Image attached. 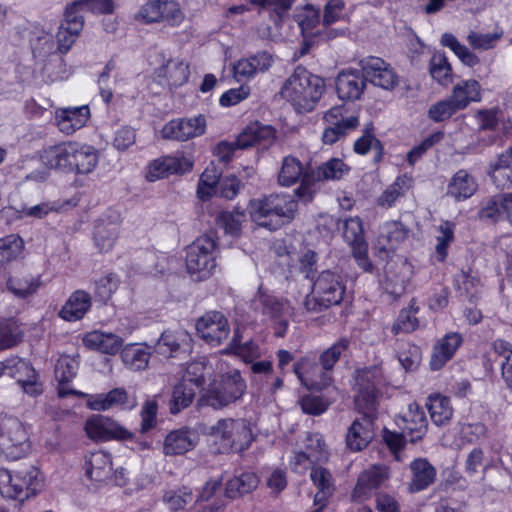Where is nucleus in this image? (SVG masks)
<instances>
[{
    "instance_id": "3",
    "label": "nucleus",
    "mask_w": 512,
    "mask_h": 512,
    "mask_svg": "<svg viewBox=\"0 0 512 512\" xmlns=\"http://www.w3.org/2000/svg\"><path fill=\"white\" fill-rule=\"evenodd\" d=\"M345 291L346 286L342 277L331 270H324L313 279L311 292L303 302L304 309L309 313H320L339 305Z\"/></svg>"
},
{
    "instance_id": "57",
    "label": "nucleus",
    "mask_w": 512,
    "mask_h": 512,
    "mask_svg": "<svg viewBox=\"0 0 512 512\" xmlns=\"http://www.w3.org/2000/svg\"><path fill=\"white\" fill-rule=\"evenodd\" d=\"M310 459L316 463L324 462L328 459V451L323 436L319 433H309L304 440V450Z\"/></svg>"
},
{
    "instance_id": "55",
    "label": "nucleus",
    "mask_w": 512,
    "mask_h": 512,
    "mask_svg": "<svg viewBox=\"0 0 512 512\" xmlns=\"http://www.w3.org/2000/svg\"><path fill=\"white\" fill-rule=\"evenodd\" d=\"M343 238L351 249L367 245L364 237L363 223L360 218L353 217L344 222Z\"/></svg>"
},
{
    "instance_id": "31",
    "label": "nucleus",
    "mask_w": 512,
    "mask_h": 512,
    "mask_svg": "<svg viewBox=\"0 0 512 512\" xmlns=\"http://www.w3.org/2000/svg\"><path fill=\"white\" fill-rule=\"evenodd\" d=\"M91 304L92 301L89 293L84 290H76L67 299L58 315L65 321H78L88 312Z\"/></svg>"
},
{
    "instance_id": "63",
    "label": "nucleus",
    "mask_w": 512,
    "mask_h": 512,
    "mask_svg": "<svg viewBox=\"0 0 512 512\" xmlns=\"http://www.w3.org/2000/svg\"><path fill=\"white\" fill-rule=\"evenodd\" d=\"M192 501V491L187 487L167 490L163 495V502L171 511L182 510Z\"/></svg>"
},
{
    "instance_id": "40",
    "label": "nucleus",
    "mask_w": 512,
    "mask_h": 512,
    "mask_svg": "<svg viewBox=\"0 0 512 512\" xmlns=\"http://www.w3.org/2000/svg\"><path fill=\"white\" fill-rule=\"evenodd\" d=\"M476 189L477 183L474 177L466 170L461 169L454 174L448 185V194L456 200H462L471 197Z\"/></svg>"
},
{
    "instance_id": "30",
    "label": "nucleus",
    "mask_w": 512,
    "mask_h": 512,
    "mask_svg": "<svg viewBox=\"0 0 512 512\" xmlns=\"http://www.w3.org/2000/svg\"><path fill=\"white\" fill-rule=\"evenodd\" d=\"M197 436L188 429H177L169 432L163 442V453L166 456L183 455L197 444Z\"/></svg>"
},
{
    "instance_id": "23",
    "label": "nucleus",
    "mask_w": 512,
    "mask_h": 512,
    "mask_svg": "<svg viewBox=\"0 0 512 512\" xmlns=\"http://www.w3.org/2000/svg\"><path fill=\"white\" fill-rule=\"evenodd\" d=\"M374 422L369 416H361L352 422L345 437L346 446L351 451H361L369 445L374 437Z\"/></svg>"
},
{
    "instance_id": "4",
    "label": "nucleus",
    "mask_w": 512,
    "mask_h": 512,
    "mask_svg": "<svg viewBox=\"0 0 512 512\" xmlns=\"http://www.w3.org/2000/svg\"><path fill=\"white\" fill-rule=\"evenodd\" d=\"M42 487L40 471L28 466L14 472L0 468V493L3 497L23 502L34 496Z\"/></svg>"
},
{
    "instance_id": "9",
    "label": "nucleus",
    "mask_w": 512,
    "mask_h": 512,
    "mask_svg": "<svg viewBox=\"0 0 512 512\" xmlns=\"http://www.w3.org/2000/svg\"><path fill=\"white\" fill-rule=\"evenodd\" d=\"M324 119L329 123V126L322 134V141L327 145L336 143L359 126L358 113L348 115V109L345 105L330 108L325 113Z\"/></svg>"
},
{
    "instance_id": "48",
    "label": "nucleus",
    "mask_w": 512,
    "mask_h": 512,
    "mask_svg": "<svg viewBox=\"0 0 512 512\" xmlns=\"http://www.w3.org/2000/svg\"><path fill=\"white\" fill-rule=\"evenodd\" d=\"M355 405L362 416H369L375 421L377 411L378 390L372 386L356 389Z\"/></svg>"
},
{
    "instance_id": "28",
    "label": "nucleus",
    "mask_w": 512,
    "mask_h": 512,
    "mask_svg": "<svg viewBox=\"0 0 512 512\" xmlns=\"http://www.w3.org/2000/svg\"><path fill=\"white\" fill-rule=\"evenodd\" d=\"M70 154V170L78 174L91 173L99 161L97 149L87 144L72 142Z\"/></svg>"
},
{
    "instance_id": "16",
    "label": "nucleus",
    "mask_w": 512,
    "mask_h": 512,
    "mask_svg": "<svg viewBox=\"0 0 512 512\" xmlns=\"http://www.w3.org/2000/svg\"><path fill=\"white\" fill-rule=\"evenodd\" d=\"M360 67L363 72L365 81H370L375 86L386 90L393 89L398 78L389 63L382 58L369 56L360 60Z\"/></svg>"
},
{
    "instance_id": "17",
    "label": "nucleus",
    "mask_w": 512,
    "mask_h": 512,
    "mask_svg": "<svg viewBox=\"0 0 512 512\" xmlns=\"http://www.w3.org/2000/svg\"><path fill=\"white\" fill-rule=\"evenodd\" d=\"M206 129V119L203 115L192 118L173 119L161 130L165 139L177 141H186L190 138L198 137L204 134Z\"/></svg>"
},
{
    "instance_id": "62",
    "label": "nucleus",
    "mask_w": 512,
    "mask_h": 512,
    "mask_svg": "<svg viewBox=\"0 0 512 512\" xmlns=\"http://www.w3.org/2000/svg\"><path fill=\"white\" fill-rule=\"evenodd\" d=\"M23 240L15 234L0 239V264L3 266L20 256L23 250Z\"/></svg>"
},
{
    "instance_id": "18",
    "label": "nucleus",
    "mask_w": 512,
    "mask_h": 512,
    "mask_svg": "<svg viewBox=\"0 0 512 512\" xmlns=\"http://www.w3.org/2000/svg\"><path fill=\"white\" fill-rule=\"evenodd\" d=\"M193 162L185 156H165L154 160L148 167L147 179L156 181L172 174H184L190 171Z\"/></svg>"
},
{
    "instance_id": "44",
    "label": "nucleus",
    "mask_w": 512,
    "mask_h": 512,
    "mask_svg": "<svg viewBox=\"0 0 512 512\" xmlns=\"http://www.w3.org/2000/svg\"><path fill=\"white\" fill-rule=\"evenodd\" d=\"M307 171H304L300 160L294 156H286L282 160L278 173V183L284 187L296 184Z\"/></svg>"
},
{
    "instance_id": "58",
    "label": "nucleus",
    "mask_w": 512,
    "mask_h": 512,
    "mask_svg": "<svg viewBox=\"0 0 512 512\" xmlns=\"http://www.w3.org/2000/svg\"><path fill=\"white\" fill-rule=\"evenodd\" d=\"M458 111H461L460 108L449 95L432 104L428 109L427 116L433 122L439 123L450 119Z\"/></svg>"
},
{
    "instance_id": "49",
    "label": "nucleus",
    "mask_w": 512,
    "mask_h": 512,
    "mask_svg": "<svg viewBox=\"0 0 512 512\" xmlns=\"http://www.w3.org/2000/svg\"><path fill=\"white\" fill-rule=\"evenodd\" d=\"M343 8L344 2L342 0H329L324 7L322 26L324 28L325 36L329 39L344 34L343 29L338 30L328 28L330 25H332L341 18V12Z\"/></svg>"
},
{
    "instance_id": "29",
    "label": "nucleus",
    "mask_w": 512,
    "mask_h": 512,
    "mask_svg": "<svg viewBox=\"0 0 512 512\" xmlns=\"http://www.w3.org/2000/svg\"><path fill=\"white\" fill-rule=\"evenodd\" d=\"M463 342L462 336L451 332L441 338L434 346L430 360V368L434 371L441 369L455 354Z\"/></svg>"
},
{
    "instance_id": "50",
    "label": "nucleus",
    "mask_w": 512,
    "mask_h": 512,
    "mask_svg": "<svg viewBox=\"0 0 512 512\" xmlns=\"http://www.w3.org/2000/svg\"><path fill=\"white\" fill-rule=\"evenodd\" d=\"M440 42L443 46L451 49L463 64L469 67L479 64L480 60L477 55L461 44L452 33H444Z\"/></svg>"
},
{
    "instance_id": "35",
    "label": "nucleus",
    "mask_w": 512,
    "mask_h": 512,
    "mask_svg": "<svg viewBox=\"0 0 512 512\" xmlns=\"http://www.w3.org/2000/svg\"><path fill=\"white\" fill-rule=\"evenodd\" d=\"M83 343L92 350L114 355L122 347L123 340L113 333H104L95 330L84 335Z\"/></svg>"
},
{
    "instance_id": "5",
    "label": "nucleus",
    "mask_w": 512,
    "mask_h": 512,
    "mask_svg": "<svg viewBox=\"0 0 512 512\" xmlns=\"http://www.w3.org/2000/svg\"><path fill=\"white\" fill-rule=\"evenodd\" d=\"M246 382L238 369H231L220 375L202 395L203 405L221 409L240 400L246 392Z\"/></svg>"
},
{
    "instance_id": "8",
    "label": "nucleus",
    "mask_w": 512,
    "mask_h": 512,
    "mask_svg": "<svg viewBox=\"0 0 512 512\" xmlns=\"http://www.w3.org/2000/svg\"><path fill=\"white\" fill-rule=\"evenodd\" d=\"M255 311L268 316L274 322V334L277 337H284L287 332L289 317L292 308L288 301L279 299L259 287L257 294L252 301Z\"/></svg>"
},
{
    "instance_id": "59",
    "label": "nucleus",
    "mask_w": 512,
    "mask_h": 512,
    "mask_svg": "<svg viewBox=\"0 0 512 512\" xmlns=\"http://www.w3.org/2000/svg\"><path fill=\"white\" fill-rule=\"evenodd\" d=\"M509 200H511V194L494 196L482 207L479 213L480 217L482 219H492L496 221L500 219L502 214L507 215L510 206V204L507 203Z\"/></svg>"
},
{
    "instance_id": "43",
    "label": "nucleus",
    "mask_w": 512,
    "mask_h": 512,
    "mask_svg": "<svg viewBox=\"0 0 512 512\" xmlns=\"http://www.w3.org/2000/svg\"><path fill=\"white\" fill-rule=\"evenodd\" d=\"M30 46L34 59L39 63L45 62L49 56L58 51L52 34L42 30L33 33Z\"/></svg>"
},
{
    "instance_id": "21",
    "label": "nucleus",
    "mask_w": 512,
    "mask_h": 512,
    "mask_svg": "<svg viewBox=\"0 0 512 512\" xmlns=\"http://www.w3.org/2000/svg\"><path fill=\"white\" fill-rule=\"evenodd\" d=\"M411 267L406 262L388 263L385 268L384 289L397 298L406 292L411 279Z\"/></svg>"
},
{
    "instance_id": "47",
    "label": "nucleus",
    "mask_w": 512,
    "mask_h": 512,
    "mask_svg": "<svg viewBox=\"0 0 512 512\" xmlns=\"http://www.w3.org/2000/svg\"><path fill=\"white\" fill-rule=\"evenodd\" d=\"M258 477L252 472H245L230 479L226 484V495L229 498L250 493L258 485Z\"/></svg>"
},
{
    "instance_id": "52",
    "label": "nucleus",
    "mask_w": 512,
    "mask_h": 512,
    "mask_svg": "<svg viewBox=\"0 0 512 512\" xmlns=\"http://www.w3.org/2000/svg\"><path fill=\"white\" fill-rule=\"evenodd\" d=\"M410 187V178L402 175L389 185L384 192L379 196L377 203L384 208H390L394 205L399 197L404 195V192Z\"/></svg>"
},
{
    "instance_id": "41",
    "label": "nucleus",
    "mask_w": 512,
    "mask_h": 512,
    "mask_svg": "<svg viewBox=\"0 0 512 512\" xmlns=\"http://www.w3.org/2000/svg\"><path fill=\"white\" fill-rule=\"evenodd\" d=\"M426 405L435 425L442 426L450 422L453 416V408L448 397L440 394L431 395Z\"/></svg>"
},
{
    "instance_id": "34",
    "label": "nucleus",
    "mask_w": 512,
    "mask_h": 512,
    "mask_svg": "<svg viewBox=\"0 0 512 512\" xmlns=\"http://www.w3.org/2000/svg\"><path fill=\"white\" fill-rule=\"evenodd\" d=\"M412 478L409 484L410 492H419L431 484L436 479V469L425 458H417L410 463Z\"/></svg>"
},
{
    "instance_id": "37",
    "label": "nucleus",
    "mask_w": 512,
    "mask_h": 512,
    "mask_svg": "<svg viewBox=\"0 0 512 512\" xmlns=\"http://www.w3.org/2000/svg\"><path fill=\"white\" fill-rule=\"evenodd\" d=\"M190 75L189 64L184 59H170L159 68L158 76L164 77L171 87H179L185 84Z\"/></svg>"
},
{
    "instance_id": "12",
    "label": "nucleus",
    "mask_w": 512,
    "mask_h": 512,
    "mask_svg": "<svg viewBox=\"0 0 512 512\" xmlns=\"http://www.w3.org/2000/svg\"><path fill=\"white\" fill-rule=\"evenodd\" d=\"M183 18L178 3L169 0L148 1L136 15V19L144 23L166 22L171 26L179 25Z\"/></svg>"
},
{
    "instance_id": "53",
    "label": "nucleus",
    "mask_w": 512,
    "mask_h": 512,
    "mask_svg": "<svg viewBox=\"0 0 512 512\" xmlns=\"http://www.w3.org/2000/svg\"><path fill=\"white\" fill-rule=\"evenodd\" d=\"M349 171V167L339 158H332L318 166L314 174L317 181L339 180Z\"/></svg>"
},
{
    "instance_id": "42",
    "label": "nucleus",
    "mask_w": 512,
    "mask_h": 512,
    "mask_svg": "<svg viewBox=\"0 0 512 512\" xmlns=\"http://www.w3.org/2000/svg\"><path fill=\"white\" fill-rule=\"evenodd\" d=\"M151 352L147 346L128 344L121 351L124 364L131 370H144L149 363Z\"/></svg>"
},
{
    "instance_id": "7",
    "label": "nucleus",
    "mask_w": 512,
    "mask_h": 512,
    "mask_svg": "<svg viewBox=\"0 0 512 512\" xmlns=\"http://www.w3.org/2000/svg\"><path fill=\"white\" fill-rule=\"evenodd\" d=\"M216 241L211 235L198 237L186 248V268L188 273L197 274L198 279L208 277L215 267L214 251Z\"/></svg>"
},
{
    "instance_id": "54",
    "label": "nucleus",
    "mask_w": 512,
    "mask_h": 512,
    "mask_svg": "<svg viewBox=\"0 0 512 512\" xmlns=\"http://www.w3.org/2000/svg\"><path fill=\"white\" fill-rule=\"evenodd\" d=\"M245 221V213L239 209L233 211H221L216 217V223L223 228L225 233L238 236L241 232V225Z\"/></svg>"
},
{
    "instance_id": "39",
    "label": "nucleus",
    "mask_w": 512,
    "mask_h": 512,
    "mask_svg": "<svg viewBox=\"0 0 512 512\" xmlns=\"http://www.w3.org/2000/svg\"><path fill=\"white\" fill-rule=\"evenodd\" d=\"M71 143L65 142L44 149L40 156L42 163L49 168L70 169Z\"/></svg>"
},
{
    "instance_id": "51",
    "label": "nucleus",
    "mask_w": 512,
    "mask_h": 512,
    "mask_svg": "<svg viewBox=\"0 0 512 512\" xmlns=\"http://www.w3.org/2000/svg\"><path fill=\"white\" fill-rule=\"evenodd\" d=\"M418 310L419 307L416 306L415 300L412 299L408 308L400 311L397 320L392 326V332L399 334L415 331L419 327V321L416 317Z\"/></svg>"
},
{
    "instance_id": "26",
    "label": "nucleus",
    "mask_w": 512,
    "mask_h": 512,
    "mask_svg": "<svg viewBox=\"0 0 512 512\" xmlns=\"http://www.w3.org/2000/svg\"><path fill=\"white\" fill-rule=\"evenodd\" d=\"M135 406V399H130L123 388L112 389L106 394H97L88 400V407L95 411H105L112 408L132 409Z\"/></svg>"
},
{
    "instance_id": "46",
    "label": "nucleus",
    "mask_w": 512,
    "mask_h": 512,
    "mask_svg": "<svg viewBox=\"0 0 512 512\" xmlns=\"http://www.w3.org/2000/svg\"><path fill=\"white\" fill-rule=\"evenodd\" d=\"M40 286L39 276L31 274L13 276L7 280V288L18 298H26L36 293Z\"/></svg>"
},
{
    "instance_id": "36",
    "label": "nucleus",
    "mask_w": 512,
    "mask_h": 512,
    "mask_svg": "<svg viewBox=\"0 0 512 512\" xmlns=\"http://www.w3.org/2000/svg\"><path fill=\"white\" fill-rule=\"evenodd\" d=\"M489 175L494 184L501 189L512 186V148H508L489 165Z\"/></svg>"
},
{
    "instance_id": "11",
    "label": "nucleus",
    "mask_w": 512,
    "mask_h": 512,
    "mask_svg": "<svg viewBox=\"0 0 512 512\" xmlns=\"http://www.w3.org/2000/svg\"><path fill=\"white\" fill-rule=\"evenodd\" d=\"M199 337L208 345H221L230 334V325L226 316L219 311H209L196 321Z\"/></svg>"
},
{
    "instance_id": "1",
    "label": "nucleus",
    "mask_w": 512,
    "mask_h": 512,
    "mask_svg": "<svg viewBox=\"0 0 512 512\" xmlns=\"http://www.w3.org/2000/svg\"><path fill=\"white\" fill-rule=\"evenodd\" d=\"M324 87L321 77L310 73L303 66H297L284 82L280 93L296 111L310 112L320 100Z\"/></svg>"
},
{
    "instance_id": "25",
    "label": "nucleus",
    "mask_w": 512,
    "mask_h": 512,
    "mask_svg": "<svg viewBox=\"0 0 512 512\" xmlns=\"http://www.w3.org/2000/svg\"><path fill=\"white\" fill-rule=\"evenodd\" d=\"M402 428L403 433L410 436L411 442H416L426 434L428 421L424 410L417 404L411 403L408 410L400 417L397 422Z\"/></svg>"
},
{
    "instance_id": "14",
    "label": "nucleus",
    "mask_w": 512,
    "mask_h": 512,
    "mask_svg": "<svg viewBox=\"0 0 512 512\" xmlns=\"http://www.w3.org/2000/svg\"><path fill=\"white\" fill-rule=\"evenodd\" d=\"M0 440L7 454L19 458L30 448L25 427L17 418H7L1 425Z\"/></svg>"
},
{
    "instance_id": "19",
    "label": "nucleus",
    "mask_w": 512,
    "mask_h": 512,
    "mask_svg": "<svg viewBox=\"0 0 512 512\" xmlns=\"http://www.w3.org/2000/svg\"><path fill=\"white\" fill-rule=\"evenodd\" d=\"M275 129L260 122L250 123L237 137L236 145L240 149L252 146L267 148L275 140Z\"/></svg>"
},
{
    "instance_id": "33",
    "label": "nucleus",
    "mask_w": 512,
    "mask_h": 512,
    "mask_svg": "<svg viewBox=\"0 0 512 512\" xmlns=\"http://www.w3.org/2000/svg\"><path fill=\"white\" fill-rule=\"evenodd\" d=\"M482 91V86L477 80H460L453 86L450 97L455 101L460 110H464L471 103L481 102Z\"/></svg>"
},
{
    "instance_id": "45",
    "label": "nucleus",
    "mask_w": 512,
    "mask_h": 512,
    "mask_svg": "<svg viewBox=\"0 0 512 512\" xmlns=\"http://www.w3.org/2000/svg\"><path fill=\"white\" fill-rule=\"evenodd\" d=\"M294 19L300 27L304 38L323 33L322 31H314L320 23V12L312 5L298 8L294 14Z\"/></svg>"
},
{
    "instance_id": "27",
    "label": "nucleus",
    "mask_w": 512,
    "mask_h": 512,
    "mask_svg": "<svg viewBox=\"0 0 512 512\" xmlns=\"http://www.w3.org/2000/svg\"><path fill=\"white\" fill-rule=\"evenodd\" d=\"M84 469L86 476L95 482H105L112 476V460L110 454L99 450L85 456Z\"/></svg>"
},
{
    "instance_id": "38",
    "label": "nucleus",
    "mask_w": 512,
    "mask_h": 512,
    "mask_svg": "<svg viewBox=\"0 0 512 512\" xmlns=\"http://www.w3.org/2000/svg\"><path fill=\"white\" fill-rule=\"evenodd\" d=\"M408 235L406 227L398 221H391L384 224L378 237L380 249L393 251L403 242Z\"/></svg>"
},
{
    "instance_id": "2",
    "label": "nucleus",
    "mask_w": 512,
    "mask_h": 512,
    "mask_svg": "<svg viewBox=\"0 0 512 512\" xmlns=\"http://www.w3.org/2000/svg\"><path fill=\"white\" fill-rule=\"evenodd\" d=\"M298 202L289 194H270L249 203L252 220L261 227L276 230L295 217Z\"/></svg>"
},
{
    "instance_id": "13",
    "label": "nucleus",
    "mask_w": 512,
    "mask_h": 512,
    "mask_svg": "<svg viewBox=\"0 0 512 512\" xmlns=\"http://www.w3.org/2000/svg\"><path fill=\"white\" fill-rule=\"evenodd\" d=\"M294 373L307 389L322 390L332 382L331 373L327 372L321 364L317 363L316 357L306 355L299 359L293 366Z\"/></svg>"
},
{
    "instance_id": "24",
    "label": "nucleus",
    "mask_w": 512,
    "mask_h": 512,
    "mask_svg": "<svg viewBox=\"0 0 512 512\" xmlns=\"http://www.w3.org/2000/svg\"><path fill=\"white\" fill-rule=\"evenodd\" d=\"M120 231V220L118 216H107L100 218L93 232V241L100 252H109L114 247Z\"/></svg>"
},
{
    "instance_id": "56",
    "label": "nucleus",
    "mask_w": 512,
    "mask_h": 512,
    "mask_svg": "<svg viewBox=\"0 0 512 512\" xmlns=\"http://www.w3.org/2000/svg\"><path fill=\"white\" fill-rule=\"evenodd\" d=\"M430 74L440 85L447 86L452 83V68L444 54L433 55L430 61Z\"/></svg>"
},
{
    "instance_id": "20",
    "label": "nucleus",
    "mask_w": 512,
    "mask_h": 512,
    "mask_svg": "<svg viewBox=\"0 0 512 512\" xmlns=\"http://www.w3.org/2000/svg\"><path fill=\"white\" fill-rule=\"evenodd\" d=\"M89 118L90 109L87 105L59 108L55 111L56 125L66 135L84 127Z\"/></svg>"
},
{
    "instance_id": "32",
    "label": "nucleus",
    "mask_w": 512,
    "mask_h": 512,
    "mask_svg": "<svg viewBox=\"0 0 512 512\" xmlns=\"http://www.w3.org/2000/svg\"><path fill=\"white\" fill-rule=\"evenodd\" d=\"M310 479L318 489L314 496V503L320 506V509H323L329 497L332 496L335 491L332 473L322 466H313L311 468Z\"/></svg>"
},
{
    "instance_id": "10",
    "label": "nucleus",
    "mask_w": 512,
    "mask_h": 512,
    "mask_svg": "<svg viewBox=\"0 0 512 512\" xmlns=\"http://www.w3.org/2000/svg\"><path fill=\"white\" fill-rule=\"evenodd\" d=\"M390 479V469L386 465L375 464L363 470L357 477L356 484L350 494L354 503L369 500L374 492Z\"/></svg>"
},
{
    "instance_id": "60",
    "label": "nucleus",
    "mask_w": 512,
    "mask_h": 512,
    "mask_svg": "<svg viewBox=\"0 0 512 512\" xmlns=\"http://www.w3.org/2000/svg\"><path fill=\"white\" fill-rule=\"evenodd\" d=\"M205 358L192 361L187 364L182 382L202 387L206 381V375L210 372Z\"/></svg>"
},
{
    "instance_id": "15",
    "label": "nucleus",
    "mask_w": 512,
    "mask_h": 512,
    "mask_svg": "<svg viewBox=\"0 0 512 512\" xmlns=\"http://www.w3.org/2000/svg\"><path fill=\"white\" fill-rule=\"evenodd\" d=\"M87 436L96 441L110 439L127 440L132 438V433L116 421L103 415H93L85 423Z\"/></svg>"
},
{
    "instance_id": "64",
    "label": "nucleus",
    "mask_w": 512,
    "mask_h": 512,
    "mask_svg": "<svg viewBox=\"0 0 512 512\" xmlns=\"http://www.w3.org/2000/svg\"><path fill=\"white\" fill-rule=\"evenodd\" d=\"M220 182V173L215 167H207L201 174L197 194L204 200L214 195L217 191V185Z\"/></svg>"
},
{
    "instance_id": "61",
    "label": "nucleus",
    "mask_w": 512,
    "mask_h": 512,
    "mask_svg": "<svg viewBox=\"0 0 512 512\" xmlns=\"http://www.w3.org/2000/svg\"><path fill=\"white\" fill-rule=\"evenodd\" d=\"M195 397V389L184 382H180L174 387L170 402V412L177 414L187 408Z\"/></svg>"
},
{
    "instance_id": "22",
    "label": "nucleus",
    "mask_w": 512,
    "mask_h": 512,
    "mask_svg": "<svg viewBox=\"0 0 512 512\" xmlns=\"http://www.w3.org/2000/svg\"><path fill=\"white\" fill-rule=\"evenodd\" d=\"M365 88L366 81L363 72L358 70H344L336 78V91L341 100H358Z\"/></svg>"
},
{
    "instance_id": "6",
    "label": "nucleus",
    "mask_w": 512,
    "mask_h": 512,
    "mask_svg": "<svg viewBox=\"0 0 512 512\" xmlns=\"http://www.w3.org/2000/svg\"><path fill=\"white\" fill-rule=\"evenodd\" d=\"M207 433L215 437L225 451L242 452L253 441L249 421L244 418H223L208 428Z\"/></svg>"
}]
</instances>
